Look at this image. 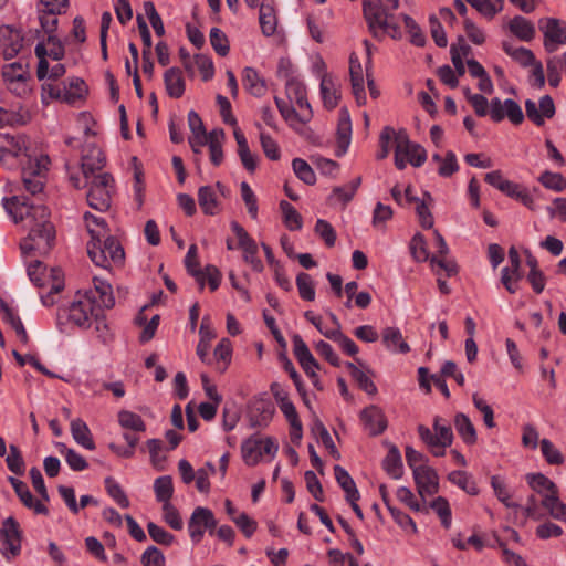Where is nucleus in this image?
<instances>
[{
	"label": "nucleus",
	"instance_id": "f257e3e1",
	"mask_svg": "<svg viewBox=\"0 0 566 566\" xmlns=\"http://www.w3.org/2000/svg\"><path fill=\"white\" fill-rule=\"evenodd\" d=\"M87 253L97 266L104 269H107L111 262L122 265L125 260V251L120 242L107 231L91 230Z\"/></svg>",
	"mask_w": 566,
	"mask_h": 566
},
{
	"label": "nucleus",
	"instance_id": "f03ea898",
	"mask_svg": "<svg viewBox=\"0 0 566 566\" xmlns=\"http://www.w3.org/2000/svg\"><path fill=\"white\" fill-rule=\"evenodd\" d=\"M470 104L479 117H484L490 114L494 123L502 122L505 117L513 125H521L524 122V114L517 102L506 98L503 103L499 97L491 99L490 109L489 102L482 94H474L470 96Z\"/></svg>",
	"mask_w": 566,
	"mask_h": 566
},
{
	"label": "nucleus",
	"instance_id": "7ed1b4c3",
	"mask_svg": "<svg viewBox=\"0 0 566 566\" xmlns=\"http://www.w3.org/2000/svg\"><path fill=\"white\" fill-rule=\"evenodd\" d=\"M525 479L530 488L543 496L542 505L552 517L566 522V504L559 500L556 485L542 473H528Z\"/></svg>",
	"mask_w": 566,
	"mask_h": 566
},
{
	"label": "nucleus",
	"instance_id": "20e7f679",
	"mask_svg": "<svg viewBox=\"0 0 566 566\" xmlns=\"http://www.w3.org/2000/svg\"><path fill=\"white\" fill-rule=\"evenodd\" d=\"M87 188L86 200L91 208L104 212L111 208L112 196L115 191V180L109 172L84 178Z\"/></svg>",
	"mask_w": 566,
	"mask_h": 566
},
{
	"label": "nucleus",
	"instance_id": "39448f33",
	"mask_svg": "<svg viewBox=\"0 0 566 566\" xmlns=\"http://www.w3.org/2000/svg\"><path fill=\"white\" fill-rule=\"evenodd\" d=\"M28 276L31 282L38 286L43 287L46 281H51L50 291L45 295H41V302L44 306H52L54 301V294L60 293L64 289V282L62 279V272L60 269H52L51 274H46V266L43 262L36 260L31 262L28 266Z\"/></svg>",
	"mask_w": 566,
	"mask_h": 566
},
{
	"label": "nucleus",
	"instance_id": "423d86ee",
	"mask_svg": "<svg viewBox=\"0 0 566 566\" xmlns=\"http://www.w3.org/2000/svg\"><path fill=\"white\" fill-rule=\"evenodd\" d=\"M6 210L13 217L14 222L22 221L24 216L33 223H52L49 220L50 211L43 205H33L25 197L13 196L3 199Z\"/></svg>",
	"mask_w": 566,
	"mask_h": 566
},
{
	"label": "nucleus",
	"instance_id": "0eeeda50",
	"mask_svg": "<svg viewBox=\"0 0 566 566\" xmlns=\"http://www.w3.org/2000/svg\"><path fill=\"white\" fill-rule=\"evenodd\" d=\"M55 229L53 223L31 224L28 237L21 242L20 248L23 254L38 251L46 254L54 244Z\"/></svg>",
	"mask_w": 566,
	"mask_h": 566
},
{
	"label": "nucleus",
	"instance_id": "6e6552de",
	"mask_svg": "<svg viewBox=\"0 0 566 566\" xmlns=\"http://www.w3.org/2000/svg\"><path fill=\"white\" fill-rule=\"evenodd\" d=\"M394 11L395 9H388L381 0H363L364 18L374 38H379V30L394 18Z\"/></svg>",
	"mask_w": 566,
	"mask_h": 566
},
{
	"label": "nucleus",
	"instance_id": "1a4fd4ad",
	"mask_svg": "<svg viewBox=\"0 0 566 566\" xmlns=\"http://www.w3.org/2000/svg\"><path fill=\"white\" fill-rule=\"evenodd\" d=\"M279 450L276 439L255 433L243 441L241 452L243 460H259L263 455L274 458Z\"/></svg>",
	"mask_w": 566,
	"mask_h": 566
},
{
	"label": "nucleus",
	"instance_id": "9d476101",
	"mask_svg": "<svg viewBox=\"0 0 566 566\" xmlns=\"http://www.w3.org/2000/svg\"><path fill=\"white\" fill-rule=\"evenodd\" d=\"M0 551L7 559L18 556L21 552L20 526L13 517L6 518L0 528Z\"/></svg>",
	"mask_w": 566,
	"mask_h": 566
},
{
	"label": "nucleus",
	"instance_id": "9b49d317",
	"mask_svg": "<svg viewBox=\"0 0 566 566\" xmlns=\"http://www.w3.org/2000/svg\"><path fill=\"white\" fill-rule=\"evenodd\" d=\"M413 472V480L422 500L432 496L439 491V478L437 472L426 463L409 462Z\"/></svg>",
	"mask_w": 566,
	"mask_h": 566
},
{
	"label": "nucleus",
	"instance_id": "f8f14e48",
	"mask_svg": "<svg viewBox=\"0 0 566 566\" xmlns=\"http://www.w3.org/2000/svg\"><path fill=\"white\" fill-rule=\"evenodd\" d=\"M217 526V520L211 510L202 506H198L193 510L189 522L188 532L191 541L195 544L201 542L205 532L208 530L212 534Z\"/></svg>",
	"mask_w": 566,
	"mask_h": 566
},
{
	"label": "nucleus",
	"instance_id": "ddd939ff",
	"mask_svg": "<svg viewBox=\"0 0 566 566\" xmlns=\"http://www.w3.org/2000/svg\"><path fill=\"white\" fill-rule=\"evenodd\" d=\"M275 412L274 403L264 396L254 397L248 405V419L252 428H265Z\"/></svg>",
	"mask_w": 566,
	"mask_h": 566
},
{
	"label": "nucleus",
	"instance_id": "4468645a",
	"mask_svg": "<svg viewBox=\"0 0 566 566\" xmlns=\"http://www.w3.org/2000/svg\"><path fill=\"white\" fill-rule=\"evenodd\" d=\"M97 308L83 296L78 301H74L67 308L59 310V321L64 316L78 327L87 328L91 325V317Z\"/></svg>",
	"mask_w": 566,
	"mask_h": 566
},
{
	"label": "nucleus",
	"instance_id": "2eb2a0df",
	"mask_svg": "<svg viewBox=\"0 0 566 566\" xmlns=\"http://www.w3.org/2000/svg\"><path fill=\"white\" fill-rule=\"evenodd\" d=\"M539 30L544 34V48L548 53L555 52L559 44H566V22L547 18L539 21Z\"/></svg>",
	"mask_w": 566,
	"mask_h": 566
},
{
	"label": "nucleus",
	"instance_id": "dca6fc26",
	"mask_svg": "<svg viewBox=\"0 0 566 566\" xmlns=\"http://www.w3.org/2000/svg\"><path fill=\"white\" fill-rule=\"evenodd\" d=\"M525 112L527 118L536 126H543L545 118H552L555 115L556 108L552 96L544 95L539 98L538 107L532 99L525 101Z\"/></svg>",
	"mask_w": 566,
	"mask_h": 566
},
{
	"label": "nucleus",
	"instance_id": "f3484780",
	"mask_svg": "<svg viewBox=\"0 0 566 566\" xmlns=\"http://www.w3.org/2000/svg\"><path fill=\"white\" fill-rule=\"evenodd\" d=\"M106 164V157L103 150L94 144H90L83 150L82 155V174L83 178L98 176Z\"/></svg>",
	"mask_w": 566,
	"mask_h": 566
},
{
	"label": "nucleus",
	"instance_id": "a211bd4d",
	"mask_svg": "<svg viewBox=\"0 0 566 566\" xmlns=\"http://www.w3.org/2000/svg\"><path fill=\"white\" fill-rule=\"evenodd\" d=\"M0 38L4 60L13 59L23 48L24 35L20 29L2 25L0 27Z\"/></svg>",
	"mask_w": 566,
	"mask_h": 566
},
{
	"label": "nucleus",
	"instance_id": "6ab92c4d",
	"mask_svg": "<svg viewBox=\"0 0 566 566\" xmlns=\"http://www.w3.org/2000/svg\"><path fill=\"white\" fill-rule=\"evenodd\" d=\"M94 289L85 293L84 297L87 298L95 308H112L115 305L112 285L99 277L93 279Z\"/></svg>",
	"mask_w": 566,
	"mask_h": 566
},
{
	"label": "nucleus",
	"instance_id": "aec40b11",
	"mask_svg": "<svg viewBox=\"0 0 566 566\" xmlns=\"http://www.w3.org/2000/svg\"><path fill=\"white\" fill-rule=\"evenodd\" d=\"M396 143L402 146V153L411 166L421 167L426 163L427 150L421 145L412 143L406 129L397 132Z\"/></svg>",
	"mask_w": 566,
	"mask_h": 566
},
{
	"label": "nucleus",
	"instance_id": "412c9836",
	"mask_svg": "<svg viewBox=\"0 0 566 566\" xmlns=\"http://www.w3.org/2000/svg\"><path fill=\"white\" fill-rule=\"evenodd\" d=\"M360 421L370 436H378L387 428V418L384 411L375 405H370L360 411Z\"/></svg>",
	"mask_w": 566,
	"mask_h": 566
},
{
	"label": "nucleus",
	"instance_id": "4be33fe9",
	"mask_svg": "<svg viewBox=\"0 0 566 566\" xmlns=\"http://www.w3.org/2000/svg\"><path fill=\"white\" fill-rule=\"evenodd\" d=\"M293 353L298 364L308 377L315 376V370L319 369V364L312 355L306 343L298 334H294L292 337Z\"/></svg>",
	"mask_w": 566,
	"mask_h": 566
},
{
	"label": "nucleus",
	"instance_id": "5701e85b",
	"mask_svg": "<svg viewBox=\"0 0 566 566\" xmlns=\"http://www.w3.org/2000/svg\"><path fill=\"white\" fill-rule=\"evenodd\" d=\"M352 140V120L350 115L346 107L339 109L338 114V123L336 129V143L337 147L335 150V155L337 157L344 156Z\"/></svg>",
	"mask_w": 566,
	"mask_h": 566
},
{
	"label": "nucleus",
	"instance_id": "b1692460",
	"mask_svg": "<svg viewBox=\"0 0 566 566\" xmlns=\"http://www.w3.org/2000/svg\"><path fill=\"white\" fill-rule=\"evenodd\" d=\"M9 481L24 506L33 510L36 514L46 515L49 513L48 507L41 503V501L33 497L28 485L23 481L12 476L9 478Z\"/></svg>",
	"mask_w": 566,
	"mask_h": 566
},
{
	"label": "nucleus",
	"instance_id": "393cba45",
	"mask_svg": "<svg viewBox=\"0 0 566 566\" xmlns=\"http://www.w3.org/2000/svg\"><path fill=\"white\" fill-rule=\"evenodd\" d=\"M286 96L291 102H295L303 112H313L307 99L306 86L296 77H291L285 84Z\"/></svg>",
	"mask_w": 566,
	"mask_h": 566
},
{
	"label": "nucleus",
	"instance_id": "a878e982",
	"mask_svg": "<svg viewBox=\"0 0 566 566\" xmlns=\"http://www.w3.org/2000/svg\"><path fill=\"white\" fill-rule=\"evenodd\" d=\"M281 411L290 423V439L294 444H300L302 439V422L294 403L289 399L279 405Z\"/></svg>",
	"mask_w": 566,
	"mask_h": 566
},
{
	"label": "nucleus",
	"instance_id": "bb28decb",
	"mask_svg": "<svg viewBox=\"0 0 566 566\" xmlns=\"http://www.w3.org/2000/svg\"><path fill=\"white\" fill-rule=\"evenodd\" d=\"M242 83L244 88L255 97H262L268 91L266 81L253 67L247 66L243 70Z\"/></svg>",
	"mask_w": 566,
	"mask_h": 566
},
{
	"label": "nucleus",
	"instance_id": "cd10ccee",
	"mask_svg": "<svg viewBox=\"0 0 566 566\" xmlns=\"http://www.w3.org/2000/svg\"><path fill=\"white\" fill-rule=\"evenodd\" d=\"M167 94L172 98H180L186 90V82L179 67H170L164 74Z\"/></svg>",
	"mask_w": 566,
	"mask_h": 566
},
{
	"label": "nucleus",
	"instance_id": "c85d7f7f",
	"mask_svg": "<svg viewBox=\"0 0 566 566\" xmlns=\"http://www.w3.org/2000/svg\"><path fill=\"white\" fill-rule=\"evenodd\" d=\"M275 105L281 114V116L290 124L292 128L295 129L294 122L300 124H306L313 118V112H303L298 113L293 106H291L284 99L275 96L274 97Z\"/></svg>",
	"mask_w": 566,
	"mask_h": 566
},
{
	"label": "nucleus",
	"instance_id": "c756f323",
	"mask_svg": "<svg viewBox=\"0 0 566 566\" xmlns=\"http://www.w3.org/2000/svg\"><path fill=\"white\" fill-rule=\"evenodd\" d=\"M0 312L2 313V318L6 323H8L15 332L20 342L24 345L29 343V335L24 328V325L21 318L13 312V310L8 305V303L0 297Z\"/></svg>",
	"mask_w": 566,
	"mask_h": 566
},
{
	"label": "nucleus",
	"instance_id": "7c9ffc66",
	"mask_svg": "<svg viewBox=\"0 0 566 566\" xmlns=\"http://www.w3.org/2000/svg\"><path fill=\"white\" fill-rule=\"evenodd\" d=\"M509 30L521 41L530 42L535 36L534 24L522 15H515L509 22Z\"/></svg>",
	"mask_w": 566,
	"mask_h": 566
},
{
	"label": "nucleus",
	"instance_id": "2f4dec72",
	"mask_svg": "<svg viewBox=\"0 0 566 566\" xmlns=\"http://www.w3.org/2000/svg\"><path fill=\"white\" fill-rule=\"evenodd\" d=\"M382 343L387 349L392 352L400 354H407L410 352L409 345L403 340L402 334L397 327H386L382 331Z\"/></svg>",
	"mask_w": 566,
	"mask_h": 566
},
{
	"label": "nucleus",
	"instance_id": "473e14b6",
	"mask_svg": "<svg viewBox=\"0 0 566 566\" xmlns=\"http://www.w3.org/2000/svg\"><path fill=\"white\" fill-rule=\"evenodd\" d=\"M198 203L207 216H216L219 212V201L211 186H202L198 189Z\"/></svg>",
	"mask_w": 566,
	"mask_h": 566
},
{
	"label": "nucleus",
	"instance_id": "72a5a7b5",
	"mask_svg": "<svg viewBox=\"0 0 566 566\" xmlns=\"http://www.w3.org/2000/svg\"><path fill=\"white\" fill-rule=\"evenodd\" d=\"M454 428L458 434L467 444L471 446L476 442V431L474 424L465 413L458 412L454 416Z\"/></svg>",
	"mask_w": 566,
	"mask_h": 566
},
{
	"label": "nucleus",
	"instance_id": "f704fd0d",
	"mask_svg": "<svg viewBox=\"0 0 566 566\" xmlns=\"http://www.w3.org/2000/svg\"><path fill=\"white\" fill-rule=\"evenodd\" d=\"M502 49L522 67H528L537 61L534 53L530 49L524 46L514 48L509 41L502 42Z\"/></svg>",
	"mask_w": 566,
	"mask_h": 566
},
{
	"label": "nucleus",
	"instance_id": "c9c22d12",
	"mask_svg": "<svg viewBox=\"0 0 566 566\" xmlns=\"http://www.w3.org/2000/svg\"><path fill=\"white\" fill-rule=\"evenodd\" d=\"M418 432L423 443H426L428 447L432 457H444L446 448L449 447L446 442L437 439L439 437L424 426H419Z\"/></svg>",
	"mask_w": 566,
	"mask_h": 566
},
{
	"label": "nucleus",
	"instance_id": "e433bc0d",
	"mask_svg": "<svg viewBox=\"0 0 566 566\" xmlns=\"http://www.w3.org/2000/svg\"><path fill=\"white\" fill-rule=\"evenodd\" d=\"M491 486L497 500L507 509H521V505L513 501L512 493L505 484V481L499 476L491 478Z\"/></svg>",
	"mask_w": 566,
	"mask_h": 566
},
{
	"label": "nucleus",
	"instance_id": "4c0bfd02",
	"mask_svg": "<svg viewBox=\"0 0 566 566\" xmlns=\"http://www.w3.org/2000/svg\"><path fill=\"white\" fill-rule=\"evenodd\" d=\"M334 473L337 483L339 486L344 490L346 494V500H353L358 501L359 500V492L356 488V484L352 476L348 474V472L340 465L334 467Z\"/></svg>",
	"mask_w": 566,
	"mask_h": 566
},
{
	"label": "nucleus",
	"instance_id": "58836bf2",
	"mask_svg": "<svg viewBox=\"0 0 566 566\" xmlns=\"http://www.w3.org/2000/svg\"><path fill=\"white\" fill-rule=\"evenodd\" d=\"M322 334L333 342L337 343L340 349L348 356H356L358 354V346L355 344V342L343 334V332L339 328H335L327 332H322Z\"/></svg>",
	"mask_w": 566,
	"mask_h": 566
},
{
	"label": "nucleus",
	"instance_id": "ea45409f",
	"mask_svg": "<svg viewBox=\"0 0 566 566\" xmlns=\"http://www.w3.org/2000/svg\"><path fill=\"white\" fill-rule=\"evenodd\" d=\"M71 432L74 440L85 449L93 450L95 448L91 431L83 420H73L71 422Z\"/></svg>",
	"mask_w": 566,
	"mask_h": 566
},
{
	"label": "nucleus",
	"instance_id": "a19ab883",
	"mask_svg": "<svg viewBox=\"0 0 566 566\" xmlns=\"http://www.w3.org/2000/svg\"><path fill=\"white\" fill-rule=\"evenodd\" d=\"M185 266L189 275L193 276L200 285V290L205 287V274L200 270V263L197 259V245L191 244L185 258Z\"/></svg>",
	"mask_w": 566,
	"mask_h": 566
},
{
	"label": "nucleus",
	"instance_id": "79ce46f5",
	"mask_svg": "<svg viewBox=\"0 0 566 566\" xmlns=\"http://www.w3.org/2000/svg\"><path fill=\"white\" fill-rule=\"evenodd\" d=\"M321 94L326 108L333 109L337 106L340 94L336 90L332 77L328 75H324L321 81Z\"/></svg>",
	"mask_w": 566,
	"mask_h": 566
},
{
	"label": "nucleus",
	"instance_id": "37998d69",
	"mask_svg": "<svg viewBox=\"0 0 566 566\" xmlns=\"http://www.w3.org/2000/svg\"><path fill=\"white\" fill-rule=\"evenodd\" d=\"M156 500L161 504L171 503L174 495V483L170 475H161L154 481Z\"/></svg>",
	"mask_w": 566,
	"mask_h": 566
},
{
	"label": "nucleus",
	"instance_id": "c03bdc74",
	"mask_svg": "<svg viewBox=\"0 0 566 566\" xmlns=\"http://www.w3.org/2000/svg\"><path fill=\"white\" fill-rule=\"evenodd\" d=\"M280 209L283 214V223L290 231L302 229L303 218L290 202L282 200L280 202Z\"/></svg>",
	"mask_w": 566,
	"mask_h": 566
},
{
	"label": "nucleus",
	"instance_id": "a18cd8bd",
	"mask_svg": "<svg viewBox=\"0 0 566 566\" xmlns=\"http://www.w3.org/2000/svg\"><path fill=\"white\" fill-rule=\"evenodd\" d=\"M118 423L123 429L130 430L134 432H145L146 431V423L144 419L128 410H120L117 415Z\"/></svg>",
	"mask_w": 566,
	"mask_h": 566
},
{
	"label": "nucleus",
	"instance_id": "49530a36",
	"mask_svg": "<svg viewBox=\"0 0 566 566\" xmlns=\"http://www.w3.org/2000/svg\"><path fill=\"white\" fill-rule=\"evenodd\" d=\"M87 93V85L84 80L73 77L70 80L69 87H64L63 102L74 104L82 99Z\"/></svg>",
	"mask_w": 566,
	"mask_h": 566
},
{
	"label": "nucleus",
	"instance_id": "de8ad7c7",
	"mask_svg": "<svg viewBox=\"0 0 566 566\" xmlns=\"http://www.w3.org/2000/svg\"><path fill=\"white\" fill-rule=\"evenodd\" d=\"M409 249H410V253H411L412 258L415 259V261H417V262L429 261L430 262L431 256L428 251L427 241H426V238L423 237V234H421L420 232H417L412 237L410 244H409Z\"/></svg>",
	"mask_w": 566,
	"mask_h": 566
},
{
	"label": "nucleus",
	"instance_id": "09e8293b",
	"mask_svg": "<svg viewBox=\"0 0 566 566\" xmlns=\"http://www.w3.org/2000/svg\"><path fill=\"white\" fill-rule=\"evenodd\" d=\"M474 8L484 18L492 20L504 8V0H475L472 2Z\"/></svg>",
	"mask_w": 566,
	"mask_h": 566
},
{
	"label": "nucleus",
	"instance_id": "8fccbe9b",
	"mask_svg": "<svg viewBox=\"0 0 566 566\" xmlns=\"http://www.w3.org/2000/svg\"><path fill=\"white\" fill-rule=\"evenodd\" d=\"M213 356L219 364V370L226 371L232 358V344L228 338H222L214 348Z\"/></svg>",
	"mask_w": 566,
	"mask_h": 566
},
{
	"label": "nucleus",
	"instance_id": "3c124183",
	"mask_svg": "<svg viewBox=\"0 0 566 566\" xmlns=\"http://www.w3.org/2000/svg\"><path fill=\"white\" fill-rule=\"evenodd\" d=\"M296 286L300 297L304 301L312 302L315 300V286L312 276L308 273L300 272L296 275Z\"/></svg>",
	"mask_w": 566,
	"mask_h": 566
},
{
	"label": "nucleus",
	"instance_id": "603ef678",
	"mask_svg": "<svg viewBox=\"0 0 566 566\" xmlns=\"http://www.w3.org/2000/svg\"><path fill=\"white\" fill-rule=\"evenodd\" d=\"M292 168L296 177L306 185H314L316 176L313 168L302 158H294L292 160Z\"/></svg>",
	"mask_w": 566,
	"mask_h": 566
},
{
	"label": "nucleus",
	"instance_id": "864d4df0",
	"mask_svg": "<svg viewBox=\"0 0 566 566\" xmlns=\"http://www.w3.org/2000/svg\"><path fill=\"white\" fill-rule=\"evenodd\" d=\"M210 44L217 54L227 56L230 51L229 40L226 33L219 28H212L209 34Z\"/></svg>",
	"mask_w": 566,
	"mask_h": 566
},
{
	"label": "nucleus",
	"instance_id": "5fc2aeb1",
	"mask_svg": "<svg viewBox=\"0 0 566 566\" xmlns=\"http://www.w3.org/2000/svg\"><path fill=\"white\" fill-rule=\"evenodd\" d=\"M430 507L439 516L442 526L447 530L450 528L452 522V514L447 499L438 496L430 503Z\"/></svg>",
	"mask_w": 566,
	"mask_h": 566
},
{
	"label": "nucleus",
	"instance_id": "6e6d98bb",
	"mask_svg": "<svg viewBox=\"0 0 566 566\" xmlns=\"http://www.w3.org/2000/svg\"><path fill=\"white\" fill-rule=\"evenodd\" d=\"M105 489L108 495L123 509L129 506V500L122 486L111 476L105 479Z\"/></svg>",
	"mask_w": 566,
	"mask_h": 566
},
{
	"label": "nucleus",
	"instance_id": "4d7b16f0",
	"mask_svg": "<svg viewBox=\"0 0 566 566\" xmlns=\"http://www.w3.org/2000/svg\"><path fill=\"white\" fill-rule=\"evenodd\" d=\"M537 180L543 187L554 191H562L566 184L562 174L549 170L542 172Z\"/></svg>",
	"mask_w": 566,
	"mask_h": 566
},
{
	"label": "nucleus",
	"instance_id": "13d9d810",
	"mask_svg": "<svg viewBox=\"0 0 566 566\" xmlns=\"http://www.w3.org/2000/svg\"><path fill=\"white\" fill-rule=\"evenodd\" d=\"M315 233L325 242L326 247L332 248L335 245L337 234L333 226L324 220L318 219L315 224Z\"/></svg>",
	"mask_w": 566,
	"mask_h": 566
},
{
	"label": "nucleus",
	"instance_id": "bf43d9fd",
	"mask_svg": "<svg viewBox=\"0 0 566 566\" xmlns=\"http://www.w3.org/2000/svg\"><path fill=\"white\" fill-rule=\"evenodd\" d=\"M30 77L28 64L23 65L21 62H13L2 67V77L4 83L10 81L20 80L19 77Z\"/></svg>",
	"mask_w": 566,
	"mask_h": 566
},
{
	"label": "nucleus",
	"instance_id": "052dcab7",
	"mask_svg": "<svg viewBox=\"0 0 566 566\" xmlns=\"http://www.w3.org/2000/svg\"><path fill=\"white\" fill-rule=\"evenodd\" d=\"M34 53L36 57L39 59L38 69H36V76L39 81L44 80L45 77H49L50 74V65L46 60L48 56V49L45 46L44 42H39L34 49Z\"/></svg>",
	"mask_w": 566,
	"mask_h": 566
},
{
	"label": "nucleus",
	"instance_id": "680f3d73",
	"mask_svg": "<svg viewBox=\"0 0 566 566\" xmlns=\"http://www.w3.org/2000/svg\"><path fill=\"white\" fill-rule=\"evenodd\" d=\"M387 509L390 512L395 522L400 527H402L405 531H410L413 534H416L418 532L416 523L408 514H406L405 512L400 511L399 509L392 506L390 503H387Z\"/></svg>",
	"mask_w": 566,
	"mask_h": 566
},
{
	"label": "nucleus",
	"instance_id": "e2e57ef3",
	"mask_svg": "<svg viewBox=\"0 0 566 566\" xmlns=\"http://www.w3.org/2000/svg\"><path fill=\"white\" fill-rule=\"evenodd\" d=\"M216 469L211 462H208L206 467L200 468L196 471L195 480L196 488L201 493H208L210 490L209 475L214 474Z\"/></svg>",
	"mask_w": 566,
	"mask_h": 566
},
{
	"label": "nucleus",
	"instance_id": "0e129e2a",
	"mask_svg": "<svg viewBox=\"0 0 566 566\" xmlns=\"http://www.w3.org/2000/svg\"><path fill=\"white\" fill-rule=\"evenodd\" d=\"M147 531L151 539L160 545L169 546L172 544L175 536L167 532L164 527L149 522L147 524Z\"/></svg>",
	"mask_w": 566,
	"mask_h": 566
},
{
	"label": "nucleus",
	"instance_id": "69168bd1",
	"mask_svg": "<svg viewBox=\"0 0 566 566\" xmlns=\"http://www.w3.org/2000/svg\"><path fill=\"white\" fill-rule=\"evenodd\" d=\"M396 496L401 503L415 512H421L426 510V507L421 505L420 502L416 499V495L412 493V491L407 486L398 488Z\"/></svg>",
	"mask_w": 566,
	"mask_h": 566
},
{
	"label": "nucleus",
	"instance_id": "338daca9",
	"mask_svg": "<svg viewBox=\"0 0 566 566\" xmlns=\"http://www.w3.org/2000/svg\"><path fill=\"white\" fill-rule=\"evenodd\" d=\"M459 170V164L455 154L452 150L446 153L439 168L438 175L443 178H449Z\"/></svg>",
	"mask_w": 566,
	"mask_h": 566
},
{
	"label": "nucleus",
	"instance_id": "774afa93",
	"mask_svg": "<svg viewBox=\"0 0 566 566\" xmlns=\"http://www.w3.org/2000/svg\"><path fill=\"white\" fill-rule=\"evenodd\" d=\"M142 563L144 566H165V556L156 546H149L142 555Z\"/></svg>",
	"mask_w": 566,
	"mask_h": 566
}]
</instances>
